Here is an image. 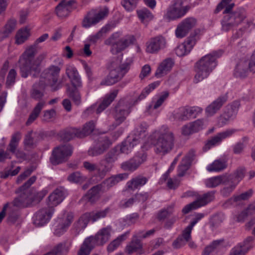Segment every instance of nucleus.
Here are the masks:
<instances>
[{
	"label": "nucleus",
	"mask_w": 255,
	"mask_h": 255,
	"mask_svg": "<svg viewBox=\"0 0 255 255\" xmlns=\"http://www.w3.org/2000/svg\"><path fill=\"white\" fill-rule=\"evenodd\" d=\"M65 196V191L62 188L56 189L48 197V206L54 208L63 200Z\"/></svg>",
	"instance_id": "5701e85b"
},
{
	"label": "nucleus",
	"mask_w": 255,
	"mask_h": 255,
	"mask_svg": "<svg viewBox=\"0 0 255 255\" xmlns=\"http://www.w3.org/2000/svg\"><path fill=\"white\" fill-rule=\"evenodd\" d=\"M30 35V30L27 28L19 29L15 35V43L18 45L23 43L27 40Z\"/></svg>",
	"instance_id": "c03bdc74"
},
{
	"label": "nucleus",
	"mask_w": 255,
	"mask_h": 255,
	"mask_svg": "<svg viewBox=\"0 0 255 255\" xmlns=\"http://www.w3.org/2000/svg\"><path fill=\"white\" fill-rule=\"evenodd\" d=\"M137 144H135L133 138L131 140L129 139L122 143L120 150L122 152L128 154Z\"/></svg>",
	"instance_id": "0e129e2a"
},
{
	"label": "nucleus",
	"mask_w": 255,
	"mask_h": 255,
	"mask_svg": "<svg viewBox=\"0 0 255 255\" xmlns=\"http://www.w3.org/2000/svg\"><path fill=\"white\" fill-rule=\"evenodd\" d=\"M113 167V165L109 164L103 159L100 160L99 164L97 165V171L98 175L103 178L110 172Z\"/></svg>",
	"instance_id": "79ce46f5"
},
{
	"label": "nucleus",
	"mask_w": 255,
	"mask_h": 255,
	"mask_svg": "<svg viewBox=\"0 0 255 255\" xmlns=\"http://www.w3.org/2000/svg\"><path fill=\"white\" fill-rule=\"evenodd\" d=\"M95 128V123L93 121H91L86 123L83 128H79L81 138L90 134L94 131Z\"/></svg>",
	"instance_id": "de8ad7c7"
},
{
	"label": "nucleus",
	"mask_w": 255,
	"mask_h": 255,
	"mask_svg": "<svg viewBox=\"0 0 255 255\" xmlns=\"http://www.w3.org/2000/svg\"><path fill=\"white\" fill-rule=\"evenodd\" d=\"M232 0H222L218 5L215 12H219L224 8H225L223 13L226 14L224 16L226 19H228L235 25L237 26L241 23L246 18L245 10L243 8H239L234 11H231L234 6V3L229 4Z\"/></svg>",
	"instance_id": "39448f33"
},
{
	"label": "nucleus",
	"mask_w": 255,
	"mask_h": 255,
	"mask_svg": "<svg viewBox=\"0 0 255 255\" xmlns=\"http://www.w3.org/2000/svg\"><path fill=\"white\" fill-rule=\"evenodd\" d=\"M195 157V152L193 150H190L185 156L182 159L180 165L178 166L179 176H183L186 171L189 169L192 161Z\"/></svg>",
	"instance_id": "b1692460"
},
{
	"label": "nucleus",
	"mask_w": 255,
	"mask_h": 255,
	"mask_svg": "<svg viewBox=\"0 0 255 255\" xmlns=\"http://www.w3.org/2000/svg\"><path fill=\"white\" fill-rule=\"evenodd\" d=\"M137 14L138 18L143 23L151 20L153 17L150 11L146 8L137 10Z\"/></svg>",
	"instance_id": "5fc2aeb1"
},
{
	"label": "nucleus",
	"mask_w": 255,
	"mask_h": 255,
	"mask_svg": "<svg viewBox=\"0 0 255 255\" xmlns=\"http://www.w3.org/2000/svg\"><path fill=\"white\" fill-rule=\"evenodd\" d=\"M252 194L253 190L252 189H250L248 191L244 193H243L239 195L234 196L233 198H230L227 201L225 204H232V201L238 202L241 200H246L248 199L249 198H250L252 196Z\"/></svg>",
	"instance_id": "6e6d98bb"
},
{
	"label": "nucleus",
	"mask_w": 255,
	"mask_h": 255,
	"mask_svg": "<svg viewBox=\"0 0 255 255\" xmlns=\"http://www.w3.org/2000/svg\"><path fill=\"white\" fill-rule=\"evenodd\" d=\"M129 233V232L128 231L113 241L107 247L108 251L112 252L117 249L123 241L126 240Z\"/></svg>",
	"instance_id": "a18cd8bd"
},
{
	"label": "nucleus",
	"mask_w": 255,
	"mask_h": 255,
	"mask_svg": "<svg viewBox=\"0 0 255 255\" xmlns=\"http://www.w3.org/2000/svg\"><path fill=\"white\" fill-rule=\"evenodd\" d=\"M89 215L86 213L82 215L78 219V221L75 222L73 226V230H74L76 235L78 234L79 232L85 229L90 219L88 217Z\"/></svg>",
	"instance_id": "c9c22d12"
},
{
	"label": "nucleus",
	"mask_w": 255,
	"mask_h": 255,
	"mask_svg": "<svg viewBox=\"0 0 255 255\" xmlns=\"http://www.w3.org/2000/svg\"><path fill=\"white\" fill-rule=\"evenodd\" d=\"M221 55V52L214 51L203 56L196 62L194 66L195 83H197L208 77L217 65V59Z\"/></svg>",
	"instance_id": "7ed1b4c3"
},
{
	"label": "nucleus",
	"mask_w": 255,
	"mask_h": 255,
	"mask_svg": "<svg viewBox=\"0 0 255 255\" xmlns=\"http://www.w3.org/2000/svg\"><path fill=\"white\" fill-rule=\"evenodd\" d=\"M165 46L166 40L165 38L161 36H158L151 38L146 43V51L149 53H155L164 48Z\"/></svg>",
	"instance_id": "6ab92c4d"
},
{
	"label": "nucleus",
	"mask_w": 255,
	"mask_h": 255,
	"mask_svg": "<svg viewBox=\"0 0 255 255\" xmlns=\"http://www.w3.org/2000/svg\"><path fill=\"white\" fill-rule=\"evenodd\" d=\"M196 42V35H190L175 49L176 55L179 57L187 55L193 49Z\"/></svg>",
	"instance_id": "a211bd4d"
},
{
	"label": "nucleus",
	"mask_w": 255,
	"mask_h": 255,
	"mask_svg": "<svg viewBox=\"0 0 255 255\" xmlns=\"http://www.w3.org/2000/svg\"><path fill=\"white\" fill-rule=\"evenodd\" d=\"M228 96L227 94L218 97L213 101L205 109V112L208 117H211L215 115L227 101Z\"/></svg>",
	"instance_id": "412c9836"
},
{
	"label": "nucleus",
	"mask_w": 255,
	"mask_h": 255,
	"mask_svg": "<svg viewBox=\"0 0 255 255\" xmlns=\"http://www.w3.org/2000/svg\"><path fill=\"white\" fill-rule=\"evenodd\" d=\"M159 85L158 82H154L145 87L138 97V100H141L145 98L152 90Z\"/></svg>",
	"instance_id": "338daca9"
},
{
	"label": "nucleus",
	"mask_w": 255,
	"mask_h": 255,
	"mask_svg": "<svg viewBox=\"0 0 255 255\" xmlns=\"http://www.w3.org/2000/svg\"><path fill=\"white\" fill-rule=\"evenodd\" d=\"M228 182L227 175L218 176L207 179L206 185L209 188H214L221 184H227Z\"/></svg>",
	"instance_id": "e433bc0d"
},
{
	"label": "nucleus",
	"mask_w": 255,
	"mask_h": 255,
	"mask_svg": "<svg viewBox=\"0 0 255 255\" xmlns=\"http://www.w3.org/2000/svg\"><path fill=\"white\" fill-rule=\"evenodd\" d=\"M169 93L167 91L163 92L159 96L158 99L155 102H152V103L148 106V110L152 108L153 109H157L162 105L165 100L168 97Z\"/></svg>",
	"instance_id": "13d9d810"
},
{
	"label": "nucleus",
	"mask_w": 255,
	"mask_h": 255,
	"mask_svg": "<svg viewBox=\"0 0 255 255\" xmlns=\"http://www.w3.org/2000/svg\"><path fill=\"white\" fill-rule=\"evenodd\" d=\"M66 74L70 79L73 87H82V81L76 68L70 67L67 68Z\"/></svg>",
	"instance_id": "7c9ffc66"
},
{
	"label": "nucleus",
	"mask_w": 255,
	"mask_h": 255,
	"mask_svg": "<svg viewBox=\"0 0 255 255\" xmlns=\"http://www.w3.org/2000/svg\"><path fill=\"white\" fill-rule=\"evenodd\" d=\"M73 219L74 215L72 213H65L63 215L62 218L60 219L59 224L68 229L73 222Z\"/></svg>",
	"instance_id": "680f3d73"
},
{
	"label": "nucleus",
	"mask_w": 255,
	"mask_h": 255,
	"mask_svg": "<svg viewBox=\"0 0 255 255\" xmlns=\"http://www.w3.org/2000/svg\"><path fill=\"white\" fill-rule=\"evenodd\" d=\"M120 33L116 32L105 41L106 44L111 45V51L114 54L124 50L129 45L133 44L135 40L134 37L131 35H127L122 38H120Z\"/></svg>",
	"instance_id": "423d86ee"
},
{
	"label": "nucleus",
	"mask_w": 255,
	"mask_h": 255,
	"mask_svg": "<svg viewBox=\"0 0 255 255\" xmlns=\"http://www.w3.org/2000/svg\"><path fill=\"white\" fill-rule=\"evenodd\" d=\"M77 88L78 87H71L69 86H68L66 92L68 96L72 99L74 104L78 106L81 103V97Z\"/></svg>",
	"instance_id": "a19ab883"
},
{
	"label": "nucleus",
	"mask_w": 255,
	"mask_h": 255,
	"mask_svg": "<svg viewBox=\"0 0 255 255\" xmlns=\"http://www.w3.org/2000/svg\"><path fill=\"white\" fill-rule=\"evenodd\" d=\"M130 103L125 100H120L115 108L114 118L116 126H119L126 119L130 113Z\"/></svg>",
	"instance_id": "1a4fd4ad"
},
{
	"label": "nucleus",
	"mask_w": 255,
	"mask_h": 255,
	"mask_svg": "<svg viewBox=\"0 0 255 255\" xmlns=\"http://www.w3.org/2000/svg\"><path fill=\"white\" fill-rule=\"evenodd\" d=\"M104 189L101 184H98L91 188L85 195L86 200L91 203H94L100 198V192Z\"/></svg>",
	"instance_id": "cd10ccee"
},
{
	"label": "nucleus",
	"mask_w": 255,
	"mask_h": 255,
	"mask_svg": "<svg viewBox=\"0 0 255 255\" xmlns=\"http://www.w3.org/2000/svg\"><path fill=\"white\" fill-rule=\"evenodd\" d=\"M146 155L143 153H139L132 158L124 162L121 164V168L125 171H133L146 160Z\"/></svg>",
	"instance_id": "f3484780"
},
{
	"label": "nucleus",
	"mask_w": 255,
	"mask_h": 255,
	"mask_svg": "<svg viewBox=\"0 0 255 255\" xmlns=\"http://www.w3.org/2000/svg\"><path fill=\"white\" fill-rule=\"evenodd\" d=\"M174 62L172 59L167 58L162 61L158 67L155 75L157 77H160L163 75L166 74L167 72L170 70L173 66Z\"/></svg>",
	"instance_id": "f704fd0d"
},
{
	"label": "nucleus",
	"mask_w": 255,
	"mask_h": 255,
	"mask_svg": "<svg viewBox=\"0 0 255 255\" xmlns=\"http://www.w3.org/2000/svg\"><path fill=\"white\" fill-rule=\"evenodd\" d=\"M16 25V20L13 18L8 19L2 30L0 31V41L7 38L15 30Z\"/></svg>",
	"instance_id": "a878e982"
},
{
	"label": "nucleus",
	"mask_w": 255,
	"mask_h": 255,
	"mask_svg": "<svg viewBox=\"0 0 255 255\" xmlns=\"http://www.w3.org/2000/svg\"><path fill=\"white\" fill-rule=\"evenodd\" d=\"M54 211L52 207L43 208L38 211L34 215L33 223L37 226H42L48 222Z\"/></svg>",
	"instance_id": "9b49d317"
},
{
	"label": "nucleus",
	"mask_w": 255,
	"mask_h": 255,
	"mask_svg": "<svg viewBox=\"0 0 255 255\" xmlns=\"http://www.w3.org/2000/svg\"><path fill=\"white\" fill-rule=\"evenodd\" d=\"M148 179L146 177L138 175L127 182V188L133 191L145 185Z\"/></svg>",
	"instance_id": "473e14b6"
},
{
	"label": "nucleus",
	"mask_w": 255,
	"mask_h": 255,
	"mask_svg": "<svg viewBox=\"0 0 255 255\" xmlns=\"http://www.w3.org/2000/svg\"><path fill=\"white\" fill-rule=\"evenodd\" d=\"M17 76L16 71L14 69H11L8 72L6 77L5 85L7 88H10L15 82Z\"/></svg>",
	"instance_id": "e2e57ef3"
},
{
	"label": "nucleus",
	"mask_w": 255,
	"mask_h": 255,
	"mask_svg": "<svg viewBox=\"0 0 255 255\" xmlns=\"http://www.w3.org/2000/svg\"><path fill=\"white\" fill-rule=\"evenodd\" d=\"M118 90H114L109 94L106 96L102 102L99 105L97 110V114H100L107 108L117 96Z\"/></svg>",
	"instance_id": "2f4dec72"
},
{
	"label": "nucleus",
	"mask_w": 255,
	"mask_h": 255,
	"mask_svg": "<svg viewBox=\"0 0 255 255\" xmlns=\"http://www.w3.org/2000/svg\"><path fill=\"white\" fill-rule=\"evenodd\" d=\"M45 105V102L44 101L39 102L36 105L26 122L27 126L30 125L38 118Z\"/></svg>",
	"instance_id": "4c0bfd02"
},
{
	"label": "nucleus",
	"mask_w": 255,
	"mask_h": 255,
	"mask_svg": "<svg viewBox=\"0 0 255 255\" xmlns=\"http://www.w3.org/2000/svg\"><path fill=\"white\" fill-rule=\"evenodd\" d=\"M41 80L39 83L34 84L30 91V97L39 102L43 101L42 99L44 96V86Z\"/></svg>",
	"instance_id": "bb28decb"
},
{
	"label": "nucleus",
	"mask_w": 255,
	"mask_h": 255,
	"mask_svg": "<svg viewBox=\"0 0 255 255\" xmlns=\"http://www.w3.org/2000/svg\"><path fill=\"white\" fill-rule=\"evenodd\" d=\"M196 23V19L193 17H189L184 19L178 25L176 28L175 30L176 36L179 38L185 37L195 26Z\"/></svg>",
	"instance_id": "ddd939ff"
},
{
	"label": "nucleus",
	"mask_w": 255,
	"mask_h": 255,
	"mask_svg": "<svg viewBox=\"0 0 255 255\" xmlns=\"http://www.w3.org/2000/svg\"><path fill=\"white\" fill-rule=\"evenodd\" d=\"M118 150L116 148H112L105 155L103 159L109 164L113 165L118 159Z\"/></svg>",
	"instance_id": "864d4df0"
},
{
	"label": "nucleus",
	"mask_w": 255,
	"mask_h": 255,
	"mask_svg": "<svg viewBox=\"0 0 255 255\" xmlns=\"http://www.w3.org/2000/svg\"><path fill=\"white\" fill-rule=\"evenodd\" d=\"M250 71L249 62L244 60L238 63L234 72V75L237 77L244 78L248 75Z\"/></svg>",
	"instance_id": "72a5a7b5"
},
{
	"label": "nucleus",
	"mask_w": 255,
	"mask_h": 255,
	"mask_svg": "<svg viewBox=\"0 0 255 255\" xmlns=\"http://www.w3.org/2000/svg\"><path fill=\"white\" fill-rule=\"evenodd\" d=\"M90 237L86 238L81 245L77 255H90L92 250L96 246Z\"/></svg>",
	"instance_id": "c85d7f7f"
},
{
	"label": "nucleus",
	"mask_w": 255,
	"mask_h": 255,
	"mask_svg": "<svg viewBox=\"0 0 255 255\" xmlns=\"http://www.w3.org/2000/svg\"><path fill=\"white\" fill-rule=\"evenodd\" d=\"M73 153V147L70 144H66L54 148L50 158L53 165H57L65 161Z\"/></svg>",
	"instance_id": "0eeeda50"
},
{
	"label": "nucleus",
	"mask_w": 255,
	"mask_h": 255,
	"mask_svg": "<svg viewBox=\"0 0 255 255\" xmlns=\"http://www.w3.org/2000/svg\"><path fill=\"white\" fill-rule=\"evenodd\" d=\"M214 194V191H210L199 196L197 199L195 201L197 204L196 207L199 208L204 206L213 201L215 199Z\"/></svg>",
	"instance_id": "58836bf2"
},
{
	"label": "nucleus",
	"mask_w": 255,
	"mask_h": 255,
	"mask_svg": "<svg viewBox=\"0 0 255 255\" xmlns=\"http://www.w3.org/2000/svg\"><path fill=\"white\" fill-rule=\"evenodd\" d=\"M60 68L57 66L52 65L45 69L41 74V77L45 80L44 85L53 87L57 83Z\"/></svg>",
	"instance_id": "4468645a"
},
{
	"label": "nucleus",
	"mask_w": 255,
	"mask_h": 255,
	"mask_svg": "<svg viewBox=\"0 0 255 255\" xmlns=\"http://www.w3.org/2000/svg\"><path fill=\"white\" fill-rule=\"evenodd\" d=\"M227 167L226 162L222 160H216L212 164L208 165L207 170L209 171H220Z\"/></svg>",
	"instance_id": "3c124183"
},
{
	"label": "nucleus",
	"mask_w": 255,
	"mask_h": 255,
	"mask_svg": "<svg viewBox=\"0 0 255 255\" xmlns=\"http://www.w3.org/2000/svg\"><path fill=\"white\" fill-rule=\"evenodd\" d=\"M139 0H123L122 5L128 11H131L135 9Z\"/></svg>",
	"instance_id": "774afa93"
},
{
	"label": "nucleus",
	"mask_w": 255,
	"mask_h": 255,
	"mask_svg": "<svg viewBox=\"0 0 255 255\" xmlns=\"http://www.w3.org/2000/svg\"><path fill=\"white\" fill-rule=\"evenodd\" d=\"M76 1L70 0L66 1L63 0L56 7L55 12L57 15L60 18H65L68 17L70 13L77 8L75 4Z\"/></svg>",
	"instance_id": "f8f14e48"
},
{
	"label": "nucleus",
	"mask_w": 255,
	"mask_h": 255,
	"mask_svg": "<svg viewBox=\"0 0 255 255\" xmlns=\"http://www.w3.org/2000/svg\"><path fill=\"white\" fill-rule=\"evenodd\" d=\"M175 119L179 121H187L190 119L188 107H183L179 108L174 114Z\"/></svg>",
	"instance_id": "49530a36"
},
{
	"label": "nucleus",
	"mask_w": 255,
	"mask_h": 255,
	"mask_svg": "<svg viewBox=\"0 0 255 255\" xmlns=\"http://www.w3.org/2000/svg\"><path fill=\"white\" fill-rule=\"evenodd\" d=\"M130 63H122L121 59H116L111 63V70L108 75L100 83L102 86H111L120 81L130 68Z\"/></svg>",
	"instance_id": "20e7f679"
},
{
	"label": "nucleus",
	"mask_w": 255,
	"mask_h": 255,
	"mask_svg": "<svg viewBox=\"0 0 255 255\" xmlns=\"http://www.w3.org/2000/svg\"><path fill=\"white\" fill-rule=\"evenodd\" d=\"M147 126L146 123H141L134 131L133 140L135 144H138L140 139L145 136Z\"/></svg>",
	"instance_id": "37998d69"
},
{
	"label": "nucleus",
	"mask_w": 255,
	"mask_h": 255,
	"mask_svg": "<svg viewBox=\"0 0 255 255\" xmlns=\"http://www.w3.org/2000/svg\"><path fill=\"white\" fill-rule=\"evenodd\" d=\"M150 141L156 154L165 155L173 148L175 136L168 128L162 127L153 132L150 136Z\"/></svg>",
	"instance_id": "f257e3e1"
},
{
	"label": "nucleus",
	"mask_w": 255,
	"mask_h": 255,
	"mask_svg": "<svg viewBox=\"0 0 255 255\" xmlns=\"http://www.w3.org/2000/svg\"><path fill=\"white\" fill-rule=\"evenodd\" d=\"M112 141L107 136L99 137L95 145L89 149L88 155L97 156L103 154L112 145Z\"/></svg>",
	"instance_id": "9d476101"
},
{
	"label": "nucleus",
	"mask_w": 255,
	"mask_h": 255,
	"mask_svg": "<svg viewBox=\"0 0 255 255\" xmlns=\"http://www.w3.org/2000/svg\"><path fill=\"white\" fill-rule=\"evenodd\" d=\"M246 170L245 167H239L234 172L233 174L227 175L229 182H237V184L242 180L245 176Z\"/></svg>",
	"instance_id": "ea45409f"
},
{
	"label": "nucleus",
	"mask_w": 255,
	"mask_h": 255,
	"mask_svg": "<svg viewBox=\"0 0 255 255\" xmlns=\"http://www.w3.org/2000/svg\"><path fill=\"white\" fill-rule=\"evenodd\" d=\"M128 177V174L120 173L107 178L101 183V185H102L103 188H106L108 190L120 181L127 179Z\"/></svg>",
	"instance_id": "393cba45"
},
{
	"label": "nucleus",
	"mask_w": 255,
	"mask_h": 255,
	"mask_svg": "<svg viewBox=\"0 0 255 255\" xmlns=\"http://www.w3.org/2000/svg\"><path fill=\"white\" fill-rule=\"evenodd\" d=\"M134 239L128 244L125 249L126 253L128 255H131L134 253L138 255H142L144 253L143 249L142 244L141 241L137 239V237L135 236Z\"/></svg>",
	"instance_id": "4be33fe9"
},
{
	"label": "nucleus",
	"mask_w": 255,
	"mask_h": 255,
	"mask_svg": "<svg viewBox=\"0 0 255 255\" xmlns=\"http://www.w3.org/2000/svg\"><path fill=\"white\" fill-rule=\"evenodd\" d=\"M109 212V209L107 208L103 210L93 211L86 213L89 215L88 216L90 221L91 220L93 222H94L101 218H105Z\"/></svg>",
	"instance_id": "8fccbe9b"
},
{
	"label": "nucleus",
	"mask_w": 255,
	"mask_h": 255,
	"mask_svg": "<svg viewBox=\"0 0 255 255\" xmlns=\"http://www.w3.org/2000/svg\"><path fill=\"white\" fill-rule=\"evenodd\" d=\"M48 34L45 33L38 38L35 41L33 44L27 47V52L29 53V54L30 55V54L33 53V52H35V48H38V44L44 41L48 38Z\"/></svg>",
	"instance_id": "052dcab7"
},
{
	"label": "nucleus",
	"mask_w": 255,
	"mask_h": 255,
	"mask_svg": "<svg viewBox=\"0 0 255 255\" xmlns=\"http://www.w3.org/2000/svg\"><path fill=\"white\" fill-rule=\"evenodd\" d=\"M87 178L82 175L79 172L76 171L70 174L67 177V180L72 183H82L86 181Z\"/></svg>",
	"instance_id": "4d7b16f0"
},
{
	"label": "nucleus",
	"mask_w": 255,
	"mask_h": 255,
	"mask_svg": "<svg viewBox=\"0 0 255 255\" xmlns=\"http://www.w3.org/2000/svg\"><path fill=\"white\" fill-rule=\"evenodd\" d=\"M61 138L64 141H69L75 138H81L79 128H67L60 133Z\"/></svg>",
	"instance_id": "c756f323"
},
{
	"label": "nucleus",
	"mask_w": 255,
	"mask_h": 255,
	"mask_svg": "<svg viewBox=\"0 0 255 255\" xmlns=\"http://www.w3.org/2000/svg\"><path fill=\"white\" fill-rule=\"evenodd\" d=\"M21 138V133L19 131L14 132L11 135L7 149L10 152L14 154L18 158L24 159L26 158L25 153L17 149L19 142Z\"/></svg>",
	"instance_id": "2eb2a0df"
},
{
	"label": "nucleus",
	"mask_w": 255,
	"mask_h": 255,
	"mask_svg": "<svg viewBox=\"0 0 255 255\" xmlns=\"http://www.w3.org/2000/svg\"><path fill=\"white\" fill-rule=\"evenodd\" d=\"M184 0H175L174 4L167 9L164 18L168 21L173 20L182 17L184 13H181V6L183 5Z\"/></svg>",
	"instance_id": "dca6fc26"
},
{
	"label": "nucleus",
	"mask_w": 255,
	"mask_h": 255,
	"mask_svg": "<svg viewBox=\"0 0 255 255\" xmlns=\"http://www.w3.org/2000/svg\"><path fill=\"white\" fill-rule=\"evenodd\" d=\"M108 13L109 9L107 7H104L98 11L94 10H91L84 17L82 26L85 28H89L103 19Z\"/></svg>",
	"instance_id": "6e6552de"
},
{
	"label": "nucleus",
	"mask_w": 255,
	"mask_h": 255,
	"mask_svg": "<svg viewBox=\"0 0 255 255\" xmlns=\"http://www.w3.org/2000/svg\"><path fill=\"white\" fill-rule=\"evenodd\" d=\"M112 228L110 226L102 228L95 236H90L96 246H103L110 239Z\"/></svg>",
	"instance_id": "aec40b11"
},
{
	"label": "nucleus",
	"mask_w": 255,
	"mask_h": 255,
	"mask_svg": "<svg viewBox=\"0 0 255 255\" xmlns=\"http://www.w3.org/2000/svg\"><path fill=\"white\" fill-rule=\"evenodd\" d=\"M31 203L29 197H26L24 194H21L18 198H16L12 202V204L16 207H25Z\"/></svg>",
	"instance_id": "603ef678"
},
{
	"label": "nucleus",
	"mask_w": 255,
	"mask_h": 255,
	"mask_svg": "<svg viewBox=\"0 0 255 255\" xmlns=\"http://www.w3.org/2000/svg\"><path fill=\"white\" fill-rule=\"evenodd\" d=\"M159 85L158 82H154L145 87L138 97V100H141L145 98L152 90Z\"/></svg>",
	"instance_id": "69168bd1"
},
{
	"label": "nucleus",
	"mask_w": 255,
	"mask_h": 255,
	"mask_svg": "<svg viewBox=\"0 0 255 255\" xmlns=\"http://www.w3.org/2000/svg\"><path fill=\"white\" fill-rule=\"evenodd\" d=\"M240 106V104L239 102H234L232 105L227 107L223 113L226 114V116H229V118L231 119L236 115Z\"/></svg>",
	"instance_id": "bf43d9fd"
},
{
	"label": "nucleus",
	"mask_w": 255,
	"mask_h": 255,
	"mask_svg": "<svg viewBox=\"0 0 255 255\" xmlns=\"http://www.w3.org/2000/svg\"><path fill=\"white\" fill-rule=\"evenodd\" d=\"M37 49L35 48V52L29 55L26 48L20 56L18 63L22 77L26 78L28 75H32L33 77H36L39 75L41 63L46 57L47 54L45 52L41 53L36 58H34L38 51Z\"/></svg>",
	"instance_id": "f03ea898"
},
{
	"label": "nucleus",
	"mask_w": 255,
	"mask_h": 255,
	"mask_svg": "<svg viewBox=\"0 0 255 255\" xmlns=\"http://www.w3.org/2000/svg\"><path fill=\"white\" fill-rule=\"evenodd\" d=\"M250 240L251 238H248L243 243H240L233 248L230 252V255H245V253L247 252L248 249V247L246 246V243Z\"/></svg>",
	"instance_id": "09e8293b"
}]
</instances>
